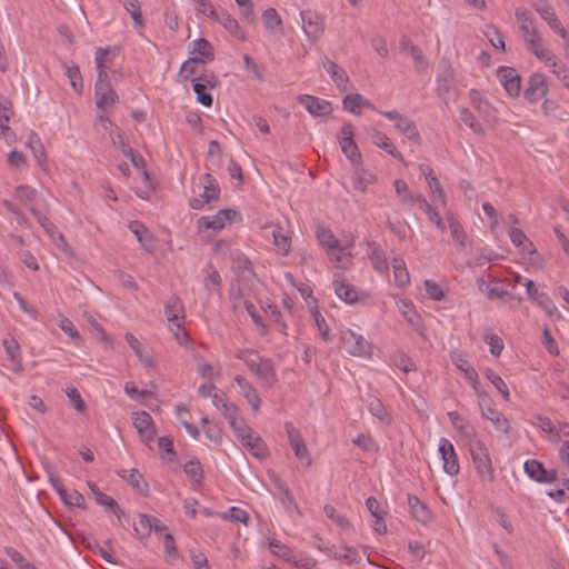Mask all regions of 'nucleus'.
<instances>
[{
    "label": "nucleus",
    "instance_id": "obj_1",
    "mask_svg": "<svg viewBox=\"0 0 569 569\" xmlns=\"http://www.w3.org/2000/svg\"><path fill=\"white\" fill-rule=\"evenodd\" d=\"M475 468L483 481L493 482L495 470L486 445L479 440H472L469 448Z\"/></svg>",
    "mask_w": 569,
    "mask_h": 569
},
{
    "label": "nucleus",
    "instance_id": "obj_2",
    "mask_svg": "<svg viewBox=\"0 0 569 569\" xmlns=\"http://www.w3.org/2000/svg\"><path fill=\"white\" fill-rule=\"evenodd\" d=\"M341 348L353 357L370 358L372 355L371 343L362 336L350 329L341 331Z\"/></svg>",
    "mask_w": 569,
    "mask_h": 569
},
{
    "label": "nucleus",
    "instance_id": "obj_3",
    "mask_svg": "<svg viewBox=\"0 0 569 569\" xmlns=\"http://www.w3.org/2000/svg\"><path fill=\"white\" fill-rule=\"evenodd\" d=\"M337 140L347 159L353 166H360L362 163V157L355 140V127L351 122L343 123L341 129L337 132Z\"/></svg>",
    "mask_w": 569,
    "mask_h": 569
},
{
    "label": "nucleus",
    "instance_id": "obj_4",
    "mask_svg": "<svg viewBox=\"0 0 569 569\" xmlns=\"http://www.w3.org/2000/svg\"><path fill=\"white\" fill-rule=\"evenodd\" d=\"M203 191L197 198H192L189 202L194 210L203 209L204 204L217 201L220 197V187L218 181L210 174L204 173L200 179Z\"/></svg>",
    "mask_w": 569,
    "mask_h": 569
},
{
    "label": "nucleus",
    "instance_id": "obj_5",
    "mask_svg": "<svg viewBox=\"0 0 569 569\" xmlns=\"http://www.w3.org/2000/svg\"><path fill=\"white\" fill-rule=\"evenodd\" d=\"M548 83L546 77L542 73H532L527 82V87L523 90L525 99L533 104L539 102L548 93Z\"/></svg>",
    "mask_w": 569,
    "mask_h": 569
},
{
    "label": "nucleus",
    "instance_id": "obj_6",
    "mask_svg": "<svg viewBox=\"0 0 569 569\" xmlns=\"http://www.w3.org/2000/svg\"><path fill=\"white\" fill-rule=\"evenodd\" d=\"M305 34L312 41L318 40L325 32V21L316 11L302 10L300 12Z\"/></svg>",
    "mask_w": 569,
    "mask_h": 569
},
{
    "label": "nucleus",
    "instance_id": "obj_7",
    "mask_svg": "<svg viewBox=\"0 0 569 569\" xmlns=\"http://www.w3.org/2000/svg\"><path fill=\"white\" fill-rule=\"evenodd\" d=\"M438 451L441 460L443 461V471L451 477L457 476L460 471V466L451 441L446 438H441L439 440Z\"/></svg>",
    "mask_w": 569,
    "mask_h": 569
},
{
    "label": "nucleus",
    "instance_id": "obj_8",
    "mask_svg": "<svg viewBox=\"0 0 569 569\" xmlns=\"http://www.w3.org/2000/svg\"><path fill=\"white\" fill-rule=\"evenodd\" d=\"M164 316L170 325V329L181 328L184 325V305L182 300L177 296H170L164 303Z\"/></svg>",
    "mask_w": 569,
    "mask_h": 569
},
{
    "label": "nucleus",
    "instance_id": "obj_9",
    "mask_svg": "<svg viewBox=\"0 0 569 569\" xmlns=\"http://www.w3.org/2000/svg\"><path fill=\"white\" fill-rule=\"evenodd\" d=\"M284 429L296 457L300 461L306 462L307 466H310L312 460L310 458L309 449L307 448L300 431L295 428L292 422H286Z\"/></svg>",
    "mask_w": 569,
    "mask_h": 569
},
{
    "label": "nucleus",
    "instance_id": "obj_10",
    "mask_svg": "<svg viewBox=\"0 0 569 569\" xmlns=\"http://www.w3.org/2000/svg\"><path fill=\"white\" fill-rule=\"evenodd\" d=\"M526 475L540 483H552L557 480V471L555 469H546L543 463L536 460H527L523 463Z\"/></svg>",
    "mask_w": 569,
    "mask_h": 569
},
{
    "label": "nucleus",
    "instance_id": "obj_11",
    "mask_svg": "<svg viewBox=\"0 0 569 569\" xmlns=\"http://www.w3.org/2000/svg\"><path fill=\"white\" fill-rule=\"evenodd\" d=\"M207 16L210 19L219 22L230 34H232L237 39H239L241 41L246 40V34L241 30L238 21L236 20L234 17H232L227 11L218 12L213 8V6H209V12L207 13Z\"/></svg>",
    "mask_w": 569,
    "mask_h": 569
},
{
    "label": "nucleus",
    "instance_id": "obj_12",
    "mask_svg": "<svg viewBox=\"0 0 569 569\" xmlns=\"http://www.w3.org/2000/svg\"><path fill=\"white\" fill-rule=\"evenodd\" d=\"M298 102L315 118L326 117L332 112L331 103L328 100L315 96L300 94Z\"/></svg>",
    "mask_w": 569,
    "mask_h": 569
},
{
    "label": "nucleus",
    "instance_id": "obj_13",
    "mask_svg": "<svg viewBox=\"0 0 569 569\" xmlns=\"http://www.w3.org/2000/svg\"><path fill=\"white\" fill-rule=\"evenodd\" d=\"M236 211L230 209H221L214 216H203L198 220L199 229H212L214 231L222 230L227 223L231 222V217Z\"/></svg>",
    "mask_w": 569,
    "mask_h": 569
},
{
    "label": "nucleus",
    "instance_id": "obj_14",
    "mask_svg": "<svg viewBox=\"0 0 569 569\" xmlns=\"http://www.w3.org/2000/svg\"><path fill=\"white\" fill-rule=\"evenodd\" d=\"M32 216L36 218L38 223L44 230V232L49 236L53 243H56L59 248L67 247V241L64 236L58 230L56 224L47 217V214L42 213L38 208H32Z\"/></svg>",
    "mask_w": 569,
    "mask_h": 569
},
{
    "label": "nucleus",
    "instance_id": "obj_15",
    "mask_svg": "<svg viewBox=\"0 0 569 569\" xmlns=\"http://www.w3.org/2000/svg\"><path fill=\"white\" fill-rule=\"evenodd\" d=\"M500 83L511 98L520 96L521 77L513 68L500 66Z\"/></svg>",
    "mask_w": 569,
    "mask_h": 569
},
{
    "label": "nucleus",
    "instance_id": "obj_16",
    "mask_svg": "<svg viewBox=\"0 0 569 569\" xmlns=\"http://www.w3.org/2000/svg\"><path fill=\"white\" fill-rule=\"evenodd\" d=\"M525 286L529 298L535 300L547 312L548 316L553 317L555 313H557V307L548 293L539 291V289L531 280H527Z\"/></svg>",
    "mask_w": 569,
    "mask_h": 569
},
{
    "label": "nucleus",
    "instance_id": "obj_17",
    "mask_svg": "<svg viewBox=\"0 0 569 569\" xmlns=\"http://www.w3.org/2000/svg\"><path fill=\"white\" fill-rule=\"evenodd\" d=\"M133 426L144 441L149 442L153 440L156 436V428L152 417L147 411H139L134 413Z\"/></svg>",
    "mask_w": 569,
    "mask_h": 569
},
{
    "label": "nucleus",
    "instance_id": "obj_18",
    "mask_svg": "<svg viewBox=\"0 0 569 569\" xmlns=\"http://www.w3.org/2000/svg\"><path fill=\"white\" fill-rule=\"evenodd\" d=\"M508 236L521 254L538 256L533 243L527 238L522 229L511 226L508 229Z\"/></svg>",
    "mask_w": 569,
    "mask_h": 569
},
{
    "label": "nucleus",
    "instance_id": "obj_19",
    "mask_svg": "<svg viewBox=\"0 0 569 569\" xmlns=\"http://www.w3.org/2000/svg\"><path fill=\"white\" fill-rule=\"evenodd\" d=\"M49 480L53 489L58 492L59 497L66 505L79 507L82 509L86 508V499L80 492L76 490H73L72 492H68L61 485V482L52 475L49 477Z\"/></svg>",
    "mask_w": 569,
    "mask_h": 569
},
{
    "label": "nucleus",
    "instance_id": "obj_20",
    "mask_svg": "<svg viewBox=\"0 0 569 569\" xmlns=\"http://www.w3.org/2000/svg\"><path fill=\"white\" fill-rule=\"evenodd\" d=\"M367 256L376 271L385 273L389 270L387 256L380 244L376 241L367 242Z\"/></svg>",
    "mask_w": 569,
    "mask_h": 569
},
{
    "label": "nucleus",
    "instance_id": "obj_21",
    "mask_svg": "<svg viewBox=\"0 0 569 569\" xmlns=\"http://www.w3.org/2000/svg\"><path fill=\"white\" fill-rule=\"evenodd\" d=\"M234 381L237 382V385L241 391V395L246 398V400L250 405L252 411L257 412L260 408L261 399H260L256 388L253 387V385L242 376H236Z\"/></svg>",
    "mask_w": 569,
    "mask_h": 569
},
{
    "label": "nucleus",
    "instance_id": "obj_22",
    "mask_svg": "<svg viewBox=\"0 0 569 569\" xmlns=\"http://www.w3.org/2000/svg\"><path fill=\"white\" fill-rule=\"evenodd\" d=\"M191 61H199L200 63H207L214 59L213 47L204 39L199 38L192 42Z\"/></svg>",
    "mask_w": 569,
    "mask_h": 569
},
{
    "label": "nucleus",
    "instance_id": "obj_23",
    "mask_svg": "<svg viewBox=\"0 0 569 569\" xmlns=\"http://www.w3.org/2000/svg\"><path fill=\"white\" fill-rule=\"evenodd\" d=\"M14 197L32 213V208H38L37 202L42 196L31 186L20 184L14 189Z\"/></svg>",
    "mask_w": 569,
    "mask_h": 569
},
{
    "label": "nucleus",
    "instance_id": "obj_24",
    "mask_svg": "<svg viewBox=\"0 0 569 569\" xmlns=\"http://www.w3.org/2000/svg\"><path fill=\"white\" fill-rule=\"evenodd\" d=\"M541 14V19L546 21V23L550 27V29L559 34L566 42V44L569 47V31L562 26L561 21L559 20L553 7H550L547 10H543Z\"/></svg>",
    "mask_w": 569,
    "mask_h": 569
},
{
    "label": "nucleus",
    "instance_id": "obj_25",
    "mask_svg": "<svg viewBox=\"0 0 569 569\" xmlns=\"http://www.w3.org/2000/svg\"><path fill=\"white\" fill-rule=\"evenodd\" d=\"M94 99L98 109L111 107L119 101V96L111 84L94 88Z\"/></svg>",
    "mask_w": 569,
    "mask_h": 569
},
{
    "label": "nucleus",
    "instance_id": "obj_26",
    "mask_svg": "<svg viewBox=\"0 0 569 569\" xmlns=\"http://www.w3.org/2000/svg\"><path fill=\"white\" fill-rule=\"evenodd\" d=\"M323 67L326 68L327 72L330 74L332 81L336 83L338 89L340 91H347L348 90V82L349 77L347 72L339 67L336 62L330 61L329 59H326V62H323Z\"/></svg>",
    "mask_w": 569,
    "mask_h": 569
},
{
    "label": "nucleus",
    "instance_id": "obj_27",
    "mask_svg": "<svg viewBox=\"0 0 569 569\" xmlns=\"http://www.w3.org/2000/svg\"><path fill=\"white\" fill-rule=\"evenodd\" d=\"M526 46L531 53H533L539 60L543 61L547 66L557 58L543 46L540 34L533 39L530 38Z\"/></svg>",
    "mask_w": 569,
    "mask_h": 569
},
{
    "label": "nucleus",
    "instance_id": "obj_28",
    "mask_svg": "<svg viewBox=\"0 0 569 569\" xmlns=\"http://www.w3.org/2000/svg\"><path fill=\"white\" fill-rule=\"evenodd\" d=\"M343 109L351 112L352 114L359 116L361 113L360 108L375 109V106L360 93L347 94L342 100Z\"/></svg>",
    "mask_w": 569,
    "mask_h": 569
},
{
    "label": "nucleus",
    "instance_id": "obj_29",
    "mask_svg": "<svg viewBox=\"0 0 569 569\" xmlns=\"http://www.w3.org/2000/svg\"><path fill=\"white\" fill-rule=\"evenodd\" d=\"M212 405L221 412L228 422L239 415L238 407L229 402L222 392L212 396Z\"/></svg>",
    "mask_w": 569,
    "mask_h": 569
},
{
    "label": "nucleus",
    "instance_id": "obj_30",
    "mask_svg": "<svg viewBox=\"0 0 569 569\" xmlns=\"http://www.w3.org/2000/svg\"><path fill=\"white\" fill-rule=\"evenodd\" d=\"M367 407L369 412L376 417L380 422L386 426L391 425L392 417L388 413L385 405L380 399L375 396H370L367 400Z\"/></svg>",
    "mask_w": 569,
    "mask_h": 569
},
{
    "label": "nucleus",
    "instance_id": "obj_31",
    "mask_svg": "<svg viewBox=\"0 0 569 569\" xmlns=\"http://www.w3.org/2000/svg\"><path fill=\"white\" fill-rule=\"evenodd\" d=\"M478 398L482 417L491 421L495 427L498 426V411L496 409V403L485 391H478Z\"/></svg>",
    "mask_w": 569,
    "mask_h": 569
},
{
    "label": "nucleus",
    "instance_id": "obj_32",
    "mask_svg": "<svg viewBox=\"0 0 569 569\" xmlns=\"http://www.w3.org/2000/svg\"><path fill=\"white\" fill-rule=\"evenodd\" d=\"M541 111L546 117L552 118L555 120H569V112L563 107H561L556 100L552 99H545V101L541 104Z\"/></svg>",
    "mask_w": 569,
    "mask_h": 569
},
{
    "label": "nucleus",
    "instance_id": "obj_33",
    "mask_svg": "<svg viewBox=\"0 0 569 569\" xmlns=\"http://www.w3.org/2000/svg\"><path fill=\"white\" fill-rule=\"evenodd\" d=\"M317 239L319 243L328 251V253L333 251H342L339 240L331 232V230L327 228L319 227L317 229Z\"/></svg>",
    "mask_w": 569,
    "mask_h": 569
},
{
    "label": "nucleus",
    "instance_id": "obj_34",
    "mask_svg": "<svg viewBox=\"0 0 569 569\" xmlns=\"http://www.w3.org/2000/svg\"><path fill=\"white\" fill-rule=\"evenodd\" d=\"M371 141L375 146L383 149L395 159L403 161L402 154L397 150L391 140L383 132L375 130L371 134Z\"/></svg>",
    "mask_w": 569,
    "mask_h": 569
},
{
    "label": "nucleus",
    "instance_id": "obj_35",
    "mask_svg": "<svg viewBox=\"0 0 569 569\" xmlns=\"http://www.w3.org/2000/svg\"><path fill=\"white\" fill-rule=\"evenodd\" d=\"M264 386L272 387L277 382L274 363L271 359H266L254 373Z\"/></svg>",
    "mask_w": 569,
    "mask_h": 569
},
{
    "label": "nucleus",
    "instance_id": "obj_36",
    "mask_svg": "<svg viewBox=\"0 0 569 569\" xmlns=\"http://www.w3.org/2000/svg\"><path fill=\"white\" fill-rule=\"evenodd\" d=\"M241 443L258 459H264L268 456V448L264 441L260 437L253 436V433Z\"/></svg>",
    "mask_w": 569,
    "mask_h": 569
},
{
    "label": "nucleus",
    "instance_id": "obj_37",
    "mask_svg": "<svg viewBox=\"0 0 569 569\" xmlns=\"http://www.w3.org/2000/svg\"><path fill=\"white\" fill-rule=\"evenodd\" d=\"M395 127L398 131L406 134L408 139L420 143L421 137L416 123L408 117L402 114V117L395 123Z\"/></svg>",
    "mask_w": 569,
    "mask_h": 569
},
{
    "label": "nucleus",
    "instance_id": "obj_38",
    "mask_svg": "<svg viewBox=\"0 0 569 569\" xmlns=\"http://www.w3.org/2000/svg\"><path fill=\"white\" fill-rule=\"evenodd\" d=\"M237 359L243 361L250 371L256 373L257 368L266 361L267 358L260 356L257 351L251 349L240 350L236 355Z\"/></svg>",
    "mask_w": 569,
    "mask_h": 569
},
{
    "label": "nucleus",
    "instance_id": "obj_39",
    "mask_svg": "<svg viewBox=\"0 0 569 569\" xmlns=\"http://www.w3.org/2000/svg\"><path fill=\"white\" fill-rule=\"evenodd\" d=\"M336 295L347 303H355L358 301V293L356 288L346 281H335Z\"/></svg>",
    "mask_w": 569,
    "mask_h": 569
},
{
    "label": "nucleus",
    "instance_id": "obj_40",
    "mask_svg": "<svg viewBox=\"0 0 569 569\" xmlns=\"http://www.w3.org/2000/svg\"><path fill=\"white\" fill-rule=\"evenodd\" d=\"M408 503L410 506L413 517L417 520L423 523L430 520L431 513L429 509L422 501H420L418 497L408 495Z\"/></svg>",
    "mask_w": 569,
    "mask_h": 569
},
{
    "label": "nucleus",
    "instance_id": "obj_41",
    "mask_svg": "<svg viewBox=\"0 0 569 569\" xmlns=\"http://www.w3.org/2000/svg\"><path fill=\"white\" fill-rule=\"evenodd\" d=\"M395 281L398 287H405L410 282V276L402 258L392 259Z\"/></svg>",
    "mask_w": 569,
    "mask_h": 569
},
{
    "label": "nucleus",
    "instance_id": "obj_42",
    "mask_svg": "<svg viewBox=\"0 0 569 569\" xmlns=\"http://www.w3.org/2000/svg\"><path fill=\"white\" fill-rule=\"evenodd\" d=\"M130 231L137 237L139 243L148 251H151L152 236L149 230L138 221H132L129 224Z\"/></svg>",
    "mask_w": 569,
    "mask_h": 569
},
{
    "label": "nucleus",
    "instance_id": "obj_43",
    "mask_svg": "<svg viewBox=\"0 0 569 569\" xmlns=\"http://www.w3.org/2000/svg\"><path fill=\"white\" fill-rule=\"evenodd\" d=\"M449 419L455 429H457L462 436L471 439L475 437V430L470 423L463 419L457 411H451L448 413Z\"/></svg>",
    "mask_w": 569,
    "mask_h": 569
},
{
    "label": "nucleus",
    "instance_id": "obj_44",
    "mask_svg": "<svg viewBox=\"0 0 569 569\" xmlns=\"http://www.w3.org/2000/svg\"><path fill=\"white\" fill-rule=\"evenodd\" d=\"M10 114L11 103L4 96L0 94V136L7 137V133L10 132V127L8 126Z\"/></svg>",
    "mask_w": 569,
    "mask_h": 569
},
{
    "label": "nucleus",
    "instance_id": "obj_45",
    "mask_svg": "<svg viewBox=\"0 0 569 569\" xmlns=\"http://www.w3.org/2000/svg\"><path fill=\"white\" fill-rule=\"evenodd\" d=\"M190 81L192 83V89L197 94V101L204 107H211L213 100L212 96L207 91V83L201 81V79H191Z\"/></svg>",
    "mask_w": 569,
    "mask_h": 569
},
{
    "label": "nucleus",
    "instance_id": "obj_46",
    "mask_svg": "<svg viewBox=\"0 0 569 569\" xmlns=\"http://www.w3.org/2000/svg\"><path fill=\"white\" fill-rule=\"evenodd\" d=\"M272 237L278 252L282 256H287L291 248L290 239L287 232L281 227H277L272 230Z\"/></svg>",
    "mask_w": 569,
    "mask_h": 569
},
{
    "label": "nucleus",
    "instance_id": "obj_47",
    "mask_svg": "<svg viewBox=\"0 0 569 569\" xmlns=\"http://www.w3.org/2000/svg\"><path fill=\"white\" fill-rule=\"evenodd\" d=\"M228 423L240 442L249 438V436L252 433V430L248 427L244 419L240 415L231 419Z\"/></svg>",
    "mask_w": 569,
    "mask_h": 569
},
{
    "label": "nucleus",
    "instance_id": "obj_48",
    "mask_svg": "<svg viewBox=\"0 0 569 569\" xmlns=\"http://www.w3.org/2000/svg\"><path fill=\"white\" fill-rule=\"evenodd\" d=\"M330 558H333L335 560H346L350 565L359 563L361 560L359 552L355 548L348 546H343L339 550L330 553Z\"/></svg>",
    "mask_w": 569,
    "mask_h": 569
},
{
    "label": "nucleus",
    "instance_id": "obj_49",
    "mask_svg": "<svg viewBox=\"0 0 569 569\" xmlns=\"http://www.w3.org/2000/svg\"><path fill=\"white\" fill-rule=\"evenodd\" d=\"M355 167L356 172L353 178V186L356 189L365 191L368 184H371L376 181V176L361 168V164Z\"/></svg>",
    "mask_w": 569,
    "mask_h": 569
},
{
    "label": "nucleus",
    "instance_id": "obj_50",
    "mask_svg": "<svg viewBox=\"0 0 569 569\" xmlns=\"http://www.w3.org/2000/svg\"><path fill=\"white\" fill-rule=\"evenodd\" d=\"M27 147H29L32 152L33 157L36 158L37 163L42 167L46 162V151L43 148V144L40 140V138L32 133L29 136L28 141L26 142Z\"/></svg>",
    "mask_w": 569,
    "mask_h": 569
},
{
    "label": "nucleus",
    "instance_id": "obj_51",
    "mask_svg": "<svg viewBox=\"0 0 569 569\" xmlns=\"http://www.w3.org/2000/svg\"><path fill=\"white\" fill-rule=\"evenodd\" d=\"M183 471L187 477L196 483H200L203 479V469L198 459L187 461L183 465Z\"/></svg>",
    "mask_w": 569,
    "mask_h": 569
},
{
    "label": "nucleus",
    "instance_id": "obj_52",
    "mask_svg": "<svg viewBox=\"0 0 569 569\" xmlns=\"http://www.w3.org/2000/svg\"><path fill=\"white\" fill-rule=\"evenodd\" d=\"M452 81H453V71L448 66L437 77V91H438V94L442 96V94L448 93L450 91V89H451Z\"/></svg>",
    "mask_w": 569,
    "mask_h": 569
},
{
    "label": "nucleus",
    "instance_id": "obj_53",
    "mask_svg": "<svg viewBox=\"0 0 569 569\" xmlns=\"http://www.w3.org/2000/svg\"><path fill=\"white\" fill-rule=\"evenodd\" d=\"M553 74L562 82V84L569 90V69L558 58L548 66Z\"/></svg>",
    "mask_w": 569,
    "mask_h": 569
},
{
    "label": "nucleus",
    "instance_id": "obj_54",
    "mask_svg": "<svg viewBox=\"0 0 569 569\" xmlns=\"http://www.w3.org/2000/svg\"><path fill=\"white\" fill-rule=\"evenodd\" d=\"M262 22L268 31H274L282 26V20L279 13L273 8H268L262 13Z\"/></svg>",
    "mask_w": 569,
    "mask_h": 569
},
{
    "label": "nucleus",
    "instance_id": "obj_55",
    "mask_svg": "<svg viewBox=\"0 0 569 569\" xmlns=\"http://www.w3.org/2000/svg\"><path fill=\"white\" fill-rule=\"evenodd\" d=\"M230 259L232 261L233 267L239 272L244 273L246 271H248V272L252 271L251 261L240 250H231Z\"/></svg>",
    "mask_w": 569,
    "mask_h": 569
},
{
    "label": "nucleus",
    "instance_id": "obj_56",
    "mask_svg": "<svg viewBox=\"0 0 569 569\" xmlns=\"http://www.w3.org/2000/svg\"><path fill=\"white\" fill-rule=\"evenodd\" d=\"M88 486H89L92 495L94 496L96 502L98 505L103 506L107 509L108 508H116V510H119V505L117 503V501L112 497L101 492L99 490V488L94 483H92V482H88Z\"/></svg>",
    "mask_w": 569,
    "mask_h": 569
},
{
    "label": "nucleus",
    "instance_id": "obj_57",
    "mask_svg": "<svg viewBox=\"0 0 569 569\" xmlns=\"http://www.w3.org/2000/svg\"><path fill=\"white\" fill-rule=\"evenodd\" d=\"M242 303H243V308L246 309V311L251 317L252 322L258 328L260 335L261 336H267L268 335V328H267L266 323L263 322L262 318L258 315L254 305L251 301H249V300H243Z\"/></svg>",
    "mask_w": 569,
    "mask_h": 569
},
{
    "label": "nucleus",
    "instance_id": "obj_58",
    "mask_svg": "<svg viewBox=\"0 0 569 569\" xmlns=\"http://www.w3.org/2000/svg\"><path fill=\"white\" fill-rule=\"evenodd\" d=\"M269 548L273 555L281 557L283 560H286L289 563L291 562V560L295 556V552L288 546L282 543L280 540H276V539L271 540L269 542Z\"/></svg>",
    "mask_w": 569,
    "mask_h": 569
},
{
    "label": "nucleus",
    "instance_id": "obj_59",
    "mask_svg": "<svg viewBox=\"0 0 569 569\" xmlns=\"http://www.w3.org/2000/svg\"><path fill=\"white\" fill-rule=\"evenodd\" d=\"M123 6L127 12L131 16L136 27L143 26V18L141 13L139 0H124Z\"/></svg>",
    "mask_w": 569,
    "mask_h": 569
},
{
    "label": "nucleus",
    "instance_id": "obj_60",
    "mask_svg": "<svg viewBox=\"0 0 569 569\" xmlns=\"http://www.w3.org/2000/svg\"><path fill=\"white\" fill-rule=\"evenodd\" d=\"M478 288L482 293L487 295L491 299L498 297V282L495 279H491V276H488V279L485 277L479 278Z\"/></svg>",
    "mask_w": 569,
    "mask_h": 569
},
{
    "label": "nucleus",
    "instance_id": "obj_61",
    "mask_svg": "<svg viewBox=\"0 0 569 569\" xmlns=\"http://www.w3.org/2000/svg\"><path fill=\"white\" fill-rule=\"evenodd\" d=\"M66 76L70 80V84L77 92H81L83 88L81 72L78 66H66Z\"/></svg>",
    "mask_w": 569,
    "mask_h": 569
},
{
    "label": "nucleus",
    "instance_id": "obj_62",
    "mask_svg": "<svg viewBox=\"0 0 569 569\" xmlns=\"http://www.w3.org/2000/svg\"><path fill=\"white\" fill-rule=\"evenodd\" d=\"M449 229L451 232L452 239L458 243V246L462 249L466 246L467 233L465 232L462 226L456 219L449 220Z\"/></svg>",
    "mask_w": 569,
    "mask_h": 569
},
{
    "label": "nucleus",
    "instance_id": "obj_63",
    "mask_svg": "<svg viewBox=\"0 0 569 569\" xmlns=\"http://www.w3.org/2000/svg\"><path fill=\"white\" fill-rule=\"evenodd\" d=\"M128 483L138 490L139 492H147L148 491V483L143 480L142 475L137 469L129 470V475L127 478Z\"/></svg>",
    "mask_w": 569,
    "mask_h": 569
},
{
    "label": "nucleus",
    "instance_id": "obj_64",
    "mask_svg": "<svg viewBox=\"0 0 569 569\" xmlns=\"http://www.w3.org/2000/svg\"><path fill=\"white\" fill-rule=\"evenodd\" d=\"M6 553L11 560L18 566L19 569H37L31 562H29L21 552L11 547L4 548Z\"/></svg>",
    "mask_w": 569,
    "mask_h": 569
}]
</instances>
